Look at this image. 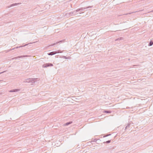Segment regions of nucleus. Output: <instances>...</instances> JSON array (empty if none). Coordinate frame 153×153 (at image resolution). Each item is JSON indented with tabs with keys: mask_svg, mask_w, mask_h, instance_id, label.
Wrapping results in <instances>:
<instances>
[{
	"mask_svg": "<svg viewBox=\"0 0 153 153\" xmlns=\"http://www.w3.org/2000/svg\"><path fill=\"white\" fill-rule=\"evenodd\" d=\"M77 11V10H75L73 12H70L69 13H66L65 16H71L72 15H75L78 12Z\"/></svg>",
	"mask_w": 153,
	"mask_h": 153,
	"instance_id": "1",
	"label": "nucleus"
},
{
	"mask_svg": "<svg viewBox=\"0 0 153 153\" xmlns=\"http://www.w3.org/2000/svg\"><path fill=\"white\" fill-rule=\"evenodd\" d=\"M53 65L51 63H48L43 64L42 65V67L43 68H47L50 66H53Z\"/></svg>",
	"mask_w": 153,
	"mask_h": 153,
	"instance_id": "2",
	"label": "nucleus"
},
{
	"mask_svg": "<svg viewBox=\"0 0 153 153\" xmlns=\"http://www.w3.org/2000/svg\"><path fill=\"white\" fill-rule=\"evenodd\" d=\"M37 79L36 78H30V82L35 83Z\"/></svg>",
	"mask_w": 153,
	"mask_h": 153,
	"instance_id": "3",
	"label": "nucleus"
},
{
	"mask_svg": "<svg viewBox=\"0 0 153 153\" xmlns=\"http://www.w3.org/2000/svg\"><path fill=\"white\" fill-rule=\"evenodd\" d=\"M20 90V89H12L11 90L9 91V92H16L19 91Z\"/></svg>",
	"mask_w": 153,
	"mask_h": 153,
	"instance_id": "4",
	"label": "nucleus"
},
{
	"mask_svg": "<svg viewBox=\"0 0 153 153\" xmlns=\"http://www.w3.org/2000/svg\"><path fill=\"white\" fill-rule=\"evenodd\" d=\"M57 53L56 51H53L48 53V54L49 55L52 56L53 55H54Z\"/></svg>",
	"mask_w": 153,
	"mask_h": 153,
	"instance_id": "5",
	"label": "nucleus"
},
{
	"mask_svg": "<svg viewBox=\"0 0 153 153\" xmlns=\"http://www.w3.org/2000/svg\"><path fill=\"white\" fill-rule=\"evenodd\" d=\"M65 40H62L61 41H60L59 42H56V43L50 45V46H53V45H55L56 44H58V43H62V42H63Z\"/></svg>",
	"mask_w": 153,
	"mask_h": 153,
	"instance_id": "6",
	"label": "nucleus"
},
{
	"mask_svg": "<svg viewBox=\"0 0 153 153\" xmlns=\"http://www.w3.org/2000/svg\"><path fill=\"white\" fill-rule=\"evenodd\" d=\"M27 56H26V55L21 56H17V57H14V58H13L12 59H16L17 58H18L24 57H27Z\"/></svg>",
	"mask_w": 153,
	"mask_h": 153,
	"instance_id": "7",
	"label": "nucleus"
},
{
	"mask_svg": "<svg viewBox=\"0 0 153 153\" xmlns=\"http://www.w3.org/2000/svg\"><path fill=\"white\" fill-rule=\"evenodd\" d=\"M85 10V8H83V7H81L80 8H79V9H77V11L78 12L79 11H80L81 12H82V11H83V10Z\"/></svg>",
	"mask_w": 153,
	"mask_h": 153,
	"instance_id": "8",
	"label": "nucleus"
},
{
	"mask_svg": "<svg viewBox=\"0 0 153 153\" xmlns=\"http://www.w3.org/2000/svg\"><path fill=\"white\" fill-rule=\"evenodd\" d=\"M23 82H30V78L25 79Z\"/></svg>",
	"mask_w": 153,
	"mask_h": 153,
	"instance_id": "9",
	"label": "nucleus"
},
{
	"mask_svg": "<svg viewBox=\"0 0 153 153\" xmlns=\"http://www.w3.org/2000/svg\"><path fill=\"white\" fill-rule=\"evenodd\" d=\"M30 43V44H31V43ZM29 44V43H28V44H26L25 45H24V46H19V47H16V48H13V49H12V50H14V49L15 48H20V47H24V46H26V45H28Z\"/></svg>",
	"mask_w": 153,
	"mask_h": 153,
	"instance_id": "10",
	"label": "nucleus"
},
{
	"mask_svg": "<svg viewBox=\"0 0 153 153\" xmlns=\"http://www.w3.org/2000/svg\"><path fill=\"white\" fill-rule=\"evenodd\" d=\"M21 4V3L13 4H12L11 5H10V7H12V6H16L18 4Z\"/></svg>",
	"mask_w": 153,
	"mask_h": 153,
	"instance_id": "11",
	"label": "nucleus"
},
{
	"mask_svg": "<svg viewBox=\"0 0 153 153\" xmlns=\"http://www.w3.org/2000/svg\"><path fill=\"white\" fill-rule=\"evenodd\" d=\"M72 123V121H70V122L66 123L64 125L65 126H68V125Z\"/></svg>",
	"mask_w": 153,
	"mask_h": 153,
	"instance_id": "12",
	"label": "nucleus"
},
{
	"mask_svg": "<svg viewBox=\"0 0 153 153\" xmlns=\"http://www.w3.org/2000/svg\"><path fill=\"white\" fill-rule=\"evenodd\" d=\"M92 7H93V6H88V7H83V8H85V10H87V9L89 8H91Z\"/></svg>",
	"mask_w": 153,
	"mask_h": 153,
	"instance_id": "13",
	"label": "nucleus"
},
{
	"mask_svg": "<svg viewBox=\"0 0 153 153\" xmlns=\"http://www.w3.org/2000/svg\"><path fill=\"white\" fill-rule=\"evenodd\" d=\"M103 112L106 113H111V111H110L108 110H104L103 111Z\"/></svg>",
	"mask_w": 153,
	"mask_h": 153,
	"instance_id": "14",
	"label": "nucleus"
},
{
	"mask_svg": "<svg viewBox=\"0 0 153 153\" xmlns=\"http://www.w3.org/2000/svg\"><path fill=\"white\" fill-rule=\"evenodd\" d=\"M153 42L152 41H151L150 42L149 44H148V45L149 46H151L153 45Z\"/></svg>",
	"mask_w": 153,
	"mask_h": 153,
	"instance_id": "15",
	"label": "nucleus"
},
{
	"mask_svg": "<svg viewBox=\"0 0 153 153\" xmlns=\"http://www.w3.org/2000/svg\"><path fill=\"white\" fill-rule=\"evenodd\" d=\"M123 37H120L119 38H118L117 39H116L115 40V41H117V40H123Z\"/></svg>",
	"mask_w": 153,
	"mask_h": 153,
	"instance_id": "16",
	"label": "nucleus"
},
{
	"mask_svg": "<svg viewBox=\"0 0 153 153\" xmlns=\"http://www.w3.org/2000/svg\"><path fill=\"white\" fill-rule=\"evenodd\" d=\"M130 123H128L127 125V126H126V127L125 128V130H126V129H127L128 128H129V126H130Z\"/></svg>",
	"mask_w": 153,
	"mask_h": 153,
	"instance_id": "17",
	"label": "nucleus"
},
{
	"mask_svg": "<svg viewBox=\"0 0 153 153\" xmlns=\"http://www.w3.org/2000/svg\"><path fill=\"white\" fill-rule=\"evenodd\" d=\"M63 58L65 59H70L71 58V57H67L66 56H63Z\"/></svg>",
	"mask_w": 153,
	"mask_h": 153,
	"instance_id": "18",
	"label": "nucleus"
},
{
	"mask_svg": "<svg viewBox=\"0 0 153 153\" xmlns=\"http://www.w3.org/2000/svg\"><path fill=\"white\" fill-rule=\"evenodd\" d=\"M111 140H108V141H107L106 142H104L103 143H110L111 142Z\"/></svg>",
	"mask_w": 153,
	"mask_h": 153,
	"instance_id": "19",
	"label": "nucleus"
},
{
	"mask_svg": "<svg viewBox=\"0 0 153 153\" xmlns=\"http://www.w3.org/2000/svg\"><path fill=\"white\" fill-rule=\"evenodd\" d=\"M99 140V139H94L93 140H92V141H93V142H97V141Z\"/></svg>",
	"mask_w": 153,
	"mask_h": 153,
	"instance_id": "20",
	"label": "nucleus"
},
{
	"mask_svg": "<svg viewBox=\"0 0 153 153\" xmlns=\"http://www.w3.org/2000/svg\"><path fill=\"white\" fill-rule=\"evenodd\" d=\"M56 51L57 53H61L62 52L60 50H58V51Z\"/></svg>",
	"mask_w": 153,
	"mask_h": 153,
	"instance_id": "21",
	"label": "nucleus"
},
{
	"mask_svg": "<svg viewBox=\"0 0 153 153\" xmlns=\"http://www.w3.org/2000/svg\"><path fill=\"white\" fill-rule=\"evenodd\" d=\"M111 135V134H108V135L107 134L106 135H105L103 136V137H106L109 135Z\"/></svg>",
	"mask_w": 153,
	"mask_h": 153,
	"instance_id": "22",
	"label": "nucleus"
},
{
	"mask_svg": "<svg viewBox=\"0 0 153 153\" xmlns=\"http://www.w3.org/2000/svg\"><path fill=\"white\" fill-rule=\"evenodd\" d=\"M63 56H59V57L60 58H63Z\"/></svg>",
	"mask_w": 153,
	"mask_h": 153,
	"instance_id": "23",
	"label": "nucleus"
},
{
	"mask_svg": "<svg viewBox=\"0 0 153 153\" xmlns=\"http://www.w3.org/2000/svg\"><path fill=\"white\" fill-rule=\"evenodd\" d=\"M6 72V71H3L2 72H1V73H0V74H2V73H3L4 72Z\"/></svg>",
	"mask_w": 153,
	"mask_h": 153,
	"instance_id": "24",
	"label": "nucleus"
}]
</instances>
